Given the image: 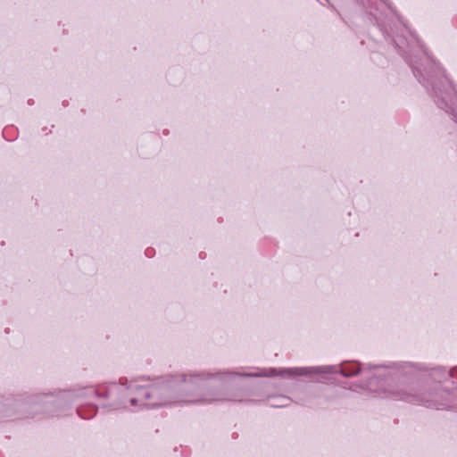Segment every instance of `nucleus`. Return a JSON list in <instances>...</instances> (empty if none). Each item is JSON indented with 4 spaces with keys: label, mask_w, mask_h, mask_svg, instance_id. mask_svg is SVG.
I'll list each match as a JSON object with an SVG mask.
<instances>
[{
    "label": "nucleus",
    "mask_w": 457,
    "mask_h": 457,
    "mask_svg": "<svg viewBox=\"0 0 457 457\" xmlns=\"http://www.w3.org/2000/svg\"><path fill=\"white\" fill-rule=\"evenodd\" d=\"M136 403V400L135 399H131V403L134 405Z\"/></svg>",
    "instance_id": "7ed1b4c3"
},
{
    "label": "nucleus",
    "mask_w": 457,
    "mask_h": 457,
    "mask_svg": "<svg viewBox=\"0 0 457 457\" xmlns=\"http://www.w3.org/2000/svg\"><path fill=\"white\" fill-rule=\"evenodd\" d=\"M308 373L309 371L306 368L282 369L278 372V374L281 376H300Z\"/></svg>",
    "instance_id": "f257e3e1"
},
{
    "label": "nucleus",
    "mask_w": 457,
    "mask_h": 457,
    "mask_svg": "<svg viewBox=\"0 0 457 457\" xmlns=\"http://www.w3.org/2000/svg\"><path fill=\"white\" fill-rule=\"evenodd\" d=\"M141 394H142L143 395H145V397H147V396L149 395L148 391H147V389H145V388H142V389H141Z\"/></svg>",
    "instance_id": "f03ea898"
}]
</instances>
